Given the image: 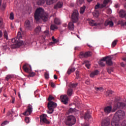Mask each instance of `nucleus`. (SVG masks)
Here are the masks:
<instances>
[{"mask_svg":"<svg viewBox=\"0 0 126 126\" xmlns=\"http://www.w3.org/2000/svg\"><path fill=\"white\" fill-rule=\"evenodd\" d=\"M34 18L36 21H39L40 19H42L43 21L46 22L48 21L49 15L45 13L44 9L39 7L36 9L34 13Z\"/></svg>","mask_w":126,"mask_h":126,"instance_id":"f257e3e1","label":"nucleus"},{"mask_svg":"<svg viewBox=\"0 0 126 126\" xmlns=\"http://www.w3.org/2000/svg\"><path fill=\"white\" fill-rule=\"evenodd\" d=\"M55 100V97L52 96L51 95H49L48 101L49 102L47 104V107L48 108V111H47V113L48 114H53L54 112V109L57 107V103L55 102L52 101Z\"/></svg>","mask_w":126,"mask_h":126,"instance_id":"f03ea898","label":"nucleus"},{"mask_svg":"<svg viewBox=\"0 0 126 126\" xmlns=\"http://www.w3.org/2000/svg\"><path fill=\"white\" fill-rule=\"evenodd\" d=\"M22 38V36H21V32H18L17 37L12 39V43H13L14 44H15V45H16L17 46H20L24 44L23 41L20 40V39H21Z\"/></svg>","mask_w":126,"mask_h":126,"instance_id":"7ed1b4c3","label":"nucleus"},{"mask_svg":"<svg viewBox=\"0 0 126 126\" xmlns=\"http://www.w3.org/2000/svg\"><path fill=\"white\" fill-rule=\"evenodd\" d=\"M126 115V113L125 111L123 110H118L116 112L114 115L113 117L114 121H118L120 122L121 120H123L124 118H125V116Z\"/></svg>","mask_w":126,"mask_h":126,"instance_id":"20e7f679","label":"nucleus"},{"mask_svg":"<svg viewBox=\"0 0 126 126\" xmlns=\"http://www.w3.org/2000/svg\"><path fill=\"white\" fill-rule=\"evenodd\" d=\"M65 123L66 126H73V125H75V123H76V119L74 116L70 115L67 117Z\"/></svg>","mask_w":126,"mask_h":126,"instance_id":"39448f33","label":"nucleus"},{"mask_svg":"<svg viewBox=\"0 0 126 126\" xmlns=\"http://www.w3.org/2000/svg\"><path fill=\"white\" fill-rule=\"evenodd\" d=\"M23 69L24 71H25V72L29 73V76L30 77H33V76H35V73L32 72V69H31V67L30 66L25 64L23 67Z\"/></svg>","mask_w":126,"mask_h":126,"instance_id":"423d86ee","label":"nucleus"},{"mask_svg":"<svg viewBox=\"0 0 126 126\" xmlns=\"http://www.w3.org/2000/svg\"><path fill=\"white\" fill-rule=\"evenodd\" d=\"M79 17V14L78 12L76 10L74 11L71 15V20L73 23H76L78 21Z\"/></svg>","mask_w":126,"mask_h":126,"instance_id":"0eeeda50","label":"nucleus"},{"mask_svg":"<svg viewBox=\"0 0 126 126\" xmlns=\"http://www.w3.org/2000/svg\"><path fill=\"white\" fill-rule=\"evenodd\" d=\"M126 107V103L123 102H117L114 104L113 111L115 112L119 108H124Z\"/></svg>","mask_w":126,"mask_h":126,"instance_id":"6e6552de","label":"nucleus"},{"mask_svg":"<svg viewBox=\"0 0 126 126\" xmlns=\"http://www.w3.org/2000/svg\"><path fill=\"white\" fill-rule=\"evenodd\" d=\"M32 111H33V108L32 107V105L29 104L27 107V110L23 113V115L24 116H29V115H31V114H32Z\"/></svg>","mask_w":126,"mask_h":126,"instance_id":"1a4fd4ad","label":"nucleus"},{"mask_svg":"<svg viewBox=\"0 0 126 126\" xmlns=\"http://www.w3.org/2000/svg\"><path fill=\"white\" fill-rule=\"evenodd\" d=\"M47 115L46 114H42L40 115V123H44V124H46L47 125H50V121L47 119Z\"/></svg>","mask_w":126,"mask_h":126,"instance_id":"9d476101","label":"nucleus"},{"mask_svg":"<svg viewBox=\"0 0 126 126\" xmlns=\"http://www.w3.org/2000/svg\"><path fill=\"white\" fill-rule=\"evenodd\" d=\"M91 55H92V52L90 51H88L86 53L81 52L80 53L79 58H80V59L88 58V57H91Z\"/></svg>","mask_w":126,"mask_h":126,"instance_id":"9b49d317","label":"nucleus"},{"mask_svg":"<svg viewBox=\"0 0 126 126\" xmlns=\"http://www.w3.org/2000/svg\"><path fill=\"white\" fill-rule=\"evenodd\" d=\"M108 2L109 1L104 0L103 4L97 3V4L95 6L94 8L95 9H98V8H103V7H105L106 5H107Z\"/></svg>","mask_w":126,"mask_h":126,"instance_id":"f8f14e48","label":"nucleus"},{"mask_svg":"<svg viewBox=\"0 0 126 126\" xmlns=\"http://www.w3.org/2000/svg\"><path fill=\"white\" fill-rule=\"evenodd\" d=\"M62 102L65 105L68 103V97L67 95H63L60 96Z\"/></svg>","mask_w":126,"mask_h":126,"instance_id":"ddd939ff","label":"nucleus"},{"mask_svg":"<svg viewBox=\"0 0 126 126\" xmlns=\"http://www.w3.org/2000/svg\"><path fill=\"white\" fill-rule=\"evenodd\" d=\"M101 126H110V120L108 118H105L102 120L101 123Z\"/></svg>","mask_w":126,"mask_h":126,"instance_id":"4468645a","label":"nucleus"},{"mask_svg":"<svg viewBox=\"0 0 126 126\" xmlns=\"http://www.w3.org/2000/svg\"><path fill=\"white\" fill-rule=\"evenodd\" d=\"M112 106H107L104 108V112L105 114H110L112 112Z\"/></svg>","mask_w":126,"mask_h":126,"instance_id":"2eb2a0df","label":"nucleus"},{"mask_svg":"<svg viewBox=\"0 0 126 126\" xmlns=\"http://www.w3.org/2000/svg\"><path fill=\"white\" fill-rule=\"evenodd\" d=\"M63 5V2L59 1L56 4L54 5V9H59V8H62Z\"/></svg>","mask_w":126,"mask_h":126,"instance_id":"dca6fc26","label":"nucleus"},{"mask_svg":"<svg viewBox=\"0 0 126 126\" xmlns=\"http://www.w3.org/2000/svg\"><path fill=\"white\" fill-rule=\"evenodd\" d=\"M25 27L26 29H29L31 30V24H30V21L29 20H27L25 23Z\"/></svg>","mask_w":126,"mask_h":126,"instance_id":"f3484780","label":"nucleus"},{"mask_svg":"<svg viewBox=\"0 0 126 126\" xmlns=\"http://www.w3.org/2000/svg\"><path fill=\"white\" fill-rule=\"evenodd\" d=\"M104 25L105 26H108V25H109L110 27H113V26H114V23L112 21L106 20L105 22Z\"/></svg>","mask_w":126,"mask_h":126,"instance_id":"a211bd4d","label":"nucleus"},{"mask_svg":"<svg viewBox=\"0 0 126 126\" xmlns=\"http://www.w3.org/2000/svg\"><path fill=\"white\" fill-rule=\"evenodd\" d=\"M89 23L91 26H97V25H100V23H95V21L93 20H91L89 22Z\"/></svg>","mask_w":126,"mask_h":126,"instance_id":"6ab92c4d","label":"nucleus"},{"mask_svg":"<svg viewBox=\"0 0 126 126\" xmlns=\"http://www.w3.org/2000/svg\"><path fill=\"white\" fill-rule=\"evenodd\" d=\"M126 11L124 10H121L119 12V16L121 17V18H124L126 16Z\"/></svg>","mask_w":126,"mask_h":126,"instance_id":"aec40b11","label":"nucleus"},{"mask_svg":"<svg viewBox=\"0 0 126 126\" xmlns=\"http://www.w3.org/2000/svg\"><path fill=\"white\" fill-rule=\"evenodd\" d=\"M68 28L69 30L73 31L74 30V25L73 22H69L68 25Z\"/></svg>","mask_w":126,"mask_h":126,"instance_id":"412c9836","label":"nucleus"},{"mask_svg":"<svg viewBox=\"0 0 126 126\" xmlns=\"http://www.w3.org/2000/svg\"><path fill=\"white\" fill-rule=\"evenodd\" d=\"M99 74V71L98 70H95L94 71L92 72L90 74L91 77H94L95 75H98Z\"/></svg>","mask_w":126,"mask_h":126,"instance_id":"4be33fe9","label":"nucleus"},{"mask_svg":"<svg viewBox=\"0 0 126 126\" xmlns=\"http://www.w3.org/2000/svg\"><path fill=\"white\" fill-rule=\"evenodd\" d=\"M119 121L114 120V118L112 119V121L111 122V126H119L120 122Z\"/></svg>","mask_w":126,"mask_h":126,"instance_id":"5701e85b","label":"nucleus"},{"mask_svg":"<svg viewBox=\"0 0 126 126\" xmlns=\"http://www.w3.org/2000/svg\"><path fill=\"white\" fill-rule=\"evenodd\" d=\"M75 71V68L73 67H69L67 71V74H68V75H69V74H70V73L73 72Z\"/></svg>","mask_w":126,"mask_h":126,"instance_id":"b1692460","label":"nucleus"},{"mask_svg":"<svg viewBox=\"0 0 126 126\" xmlns=\"http://www.w3.org/2000/svg\"><path fill=\"white\" fill-rule=\"evenodd\" d=\"M106 63L107 65H113V62L112 61V59L109 57L108 59L106 60Z\"/></svg>","mask_w":126,"mask_h":126,"instance_id":"393cba45","label":"nucleus"},{"mask_svg":"<svg viewBox=\"0 0 126 126\" xmlns=\"http://www.w3.org/2000/svg\"><path fill=\"white\" fill-rule=\"evenodd\" d=\"M35 32L36 34V35H39L40 33H41V27H37L35 29Z\"/></svg>","mask_w":126,"mask_h":126,"instance_id":"a878e982","label":"nucleus"},{"mask_svg":"<svg viewBox=\"0 0 126 126\" xmlns=\"http://www.w3.org/2000/svg\"><path fill=\"white\" fill-rule=\"evenodd\" d=\"M73 91L72 89H68L67 92V94L68 95V96H72V94H73Z\"/></svg>","mask_w":126,"mask_h":126,"instance_id":"bb28decb","label":"nucleus"},{"mask_svg":"<svg viewBox=\"0 0 126 126\" xmlns=\"http://www.w3.org/2000/svg\"><path fill=\"white\" fill-rule=\"evenodd\" d=\"M84 63H85V66L88 69L90 68V63H89V61H84Z\"/></svg>","mask_w":126,"mask_h":126,"instance_id":"cd10ccee","label":"nucleus"},{"mask_svg":"<svg viewBox=\"0 0 126 126\" xmlns=\"http://www.w3.org/2000/svg\"><path fill=\"white\" fill-rule=\"evenodd\" d=\"M54 23L56 25H60L61 24V20L59 19L55 18L54 19Z\"/></svg>","mask_w":126,"mask_h":126,"instance_id":"c85d7f7f","label":"nucleus"},{"mask_svg":"<svg viewBox=\"0 0 126 126\" xmlns=\"http://www.w3.org/2000/svg\"><path fill=\"white\" fill-rule=\"evenodd\" d=\"M91 118V115L89 113H86L84 116L85 120H89Z\"/></svg>","mask_w":126,"mask_h":126,"instance_id":"c756f323","label":"nucleus"},{"mask_svg":"<svg viewBox=\"0 0 126 126\" xmlns=\"http://www.w3.org/2000/svg\"><path fill=\"white\" fill-rule=\"evenodd\" d=\"M44 35L45 36H43V40H45L46 38L45 37H49V31H46L44 32Z\"/></svg>","mask_w":126,"mask_h":126,"instance_id":"7c9ffc66","label":"nucleus"},{"mask_svg":"<svg viewBox=\"0 0 126 126\" xmlns=\"http://www.w3.org/2000/svg\"><path fill=\"white\" fill-rule=\"evenodd\" d=\"M113 93H114V92H113L111 90H108L106 92V96H111V95H112L113 94Z\"/></svg>","mask_w":126,"mask_h":126,"instance_id":"2f4dec72","label":"nucleus"},{"mask_svg":"<svg viewBox=\"0 0 126 126\" xmlns=\"http://www.w3.org/2000/svg\"><path fill=\"white\" fill-rule=\"evenodd\" d=\"M86 8V7L85 6H83V7H81L80 8V13L81 14L84 13V12L85 11V9Z\"/></svg>","mask_w":126,"mask_h":126,"instance_id":"473e14b6","label":"nucleus"},{"mask_svg":"<svg viewBox=\"0 0 126 126\" xmlns=\"http://www.w3.org/2000/svg\"><path fill=\"white\" fill-rule=\"evenodd\" d=\"M45 3V0H38L37 1L38 5H43Z\"/></svg>","mask_w":126,"mask_h":126,"instance_id":"72a5a7b5","label":"nucleus"},{"mask_svg":"<svg viewBox=\"0 0 126 126\" xmlns=\"http://www.w3.org/2000/svg\"><path fill=\"white\" fill-rule=\"evenodd\" d=\"M51 30H55V29H58V26L56 25L52 24L50 27Z\"/></svg>","mask_w":126,"mask_h":126,"instance_id":"f704fd0d","label":"nucleus"},{"mask_svg":"<svg viewBox=\"0 0 126 126\" xmlns=\"http://www.w3.org/2000/svg\"><path fill=\"white\" fill-rule=\"evenodd\" d=\"M13 77V76H12V75H8L5 77V79L6 80H7V81H8V80H9V79H11V78H12Z\"/></svg>","mask_w":126,"mask_h":126,"instance_id":"c9c22d12","label":"nucleus"},{"mask_svg":"<svg viewBox=\"0 0 126 126\" xmlns=\"http://www.w3.org/2000/svg\"><path fill=\"white\" fill-rule=\"evenodd\" d=\"M100 66H105V63L102 60H100L98 62Z\"/></svg>","mask_w":126,"mask_h":126,"instance_id":"e433bc0d","label":"nucleus"},{"mask_svg":"<svg viewBox=\"0 0 126 126\" xmlns=\"http://www.w3.org/2000/svg\"><path fill=\"white\" fill-rule=\"evenodd\" d=\"M4 37L5 39H6V40H7L8 39V36L7 35V31H4Z\"/></svg>","mask_w":126,"mask_h":126,"instance_id":"4c0bfd02","label":"nucleus"},{"mask_svg":"<svg viewBox=\"0 0 126 126\" xmlns=\"http://www.w3.org/2000/svg\"><path fill=\"white\" fill-rule=\"evenodd\" d=\"M107 72H108V73H111V72H113V71H114V69H113V68H108L107 69Z\"/></svg>","mask_w":126,"mask_h":126,"instance_id":"58836bf2","label":"nucleus"},{"mask_svg":"<svg viewBox=\"0 0 126 126\" xmlns=\"http://www.w3.org/2000/svg\"><path fill=\"white\" fill-rule=\"evenodd\" d=\"M54 3V2L53 0H47L46 1V4L48 5H51V4H53Z\"/></svg>","mask_w":126,"mask_h":126,"instance_id":"ea45409f","label":"nucleus"},{"mask_svg":"<svg viewBox=\"0 0 126 126\" xmlns=\"http://www.w3.org/2000/svg\"><path fill=\"white\" fill-rule=\"evenodd\" d=\"M10 19H11V20H13L14 19V15L13 12H11L10 14Z\"/></svg>","mask_w":126,"mask_h":126,"instance_id":"a19ab883","label":"nucleus"},{"mask_svg":"<svg viewBox=\"0 0 126 126\" xmlns=\"http://www.w3.org/2000/svg\"><path fill=\"white\" fill-rule=\"evenodd\" d=\"M117 40H114L112 42V45H111L112 48H114V47H115L116 46V45H117Z\"/></svg>","mask_w":126,"mask_h":126,"instance_id":"79ce46f5","label":"nucleus"},{"mask_svg":"<svg viewBox=\"0 0 126 126\" xmlns=\"http://www.w3.org/2000/svg\"><path fill=\"white\" fill-rule=\"evenodd\" d=\"M94 17H98L99 16V11H96L95 12H94Z\"/></svg>","mask_w":126,"mask_h":126,"instance_id":"37998d69","label":"nucleus"},{"mask_svg":"<svg viewBox=\"0 0 126 126\" xmlns=\"http://www.w3.org/2000/svg\"><path fill=\"white\" fill-rule=\"evenodd\" d=\"M78 84H77V83L74 84H71L70 85V87H71L72 88H76V86H77Z\"/></svg>","mask_w":126,"mask_h":126,"instance_id":"c03bdc74","label":"nucleus"},{"mask_svg":"<svg viewBox=\"0 0 126 126\" xmlns=\"http://www.w3.org/2000/svg\"><path fill=\"white\" fill-rule=\"evenodd\" d=\"M44 77L45 79H49V73L45 72L44 74Z\"/></svg>","mask_w":126,"mask_h":126,"instance_id":"a18cd8bd","label":"nucleus"},{"mask_svg":"<svg viewBox=\"0 0 126 126\" xmlns=\"http://www.w3.org/2000/svg\"><path fill=\"white\" fill-rule=\"evenodd\" d=\"M8 123H9V122L8 121H4V122L1 124V126H6V125H7V124H8Z\"/></svg>","mask_w":126,"mask_h":126,"instance_id":"49530a36","label":"nucleus"},{"mask_svg":"<svg viewBox=\"0 0 126 126\" xmlns=\"http://www.w3.org/2000/svg\"><path fill=\"white\" fill-rule=\"evenodd\" d=\"M108 58H109V56H107L106 57H104L100 61H102V62L103 61V62H106V61H107V60H108Z\"/></svg>","mask_w":126,"mask_h":126,"instance_id":"de8ad7c7","label":"nucleus"},{"mask_svg":"<svg viewBox=\"0 0 126 126\" xmlns=\"http://www.w3.org/2000/svg\"><path fill=\"white\" fill-rule=\"evenodd\" d=\"M95 90H96V91H100L102 92L103 91V88H95Z\"/></svg>","mask_w":126,"mask_h":126,"instance_id":"09e8293b","label":"nucleus"},{"mask_svg":"<svg viewBox=\"0 0 126 126\" xmlns=\"http://www.w3.org/2000/svg\"><path fill=\"white\" fill-rule=\"evenodd\" d=\"M25 121L27 124H29V122H30V120H29V117H26L25 119Z\"/></svg>","mask_w":126,"mask_h":126,"instance_id":"8fccbe9b","label":"nucleus"},{"mask_svg":"<svg viewBox=\"0 0 126 126\" xmlns=\"http://www.w3.org/2000/svg\"><path fill=\"white\" fill-rule=\"evenodd\" d=\"M73 112H74V109L70 108L69 110H68V112L69 113H73Z\"/></svg>","mask_w":126,"mask_h":126,"instance_id":"3c124183","label":"nucleus"},{"mask_svg":"<svg viewBox=\"0 0 126 126\" xmlns=\"http://www.w3.org/2000/svg\"><path fill=\"white\" fill-rule=\"evenodd\" d=\"M76 78H78L79 77V71L77 70L76 71Z\"/></svg>","mask_w":126,"mask_h":126,"instance_id":"603ef678","label":"nucleus"},{"mask_svg":"<svg viewBox=\"0 0 126 126\" xmlns=\"http://www.w3.org/2000/svg\"><path fill=\"white\" fill-rule=\"evenodd\" d=\"M121 126H126V121H123L121 124Z\"/></svg>","mask_w":126,"mask_h":126,"instance_id":"864d4df0","label":"nucleus"},{"mask_svg":"<svg viewBox=\"0 0 126 126\" xmlns=\"http://www.w3.org/2000/svg\"><path fill=\"white\" fill-rule=\"evenodd\" d=\"M52 41H53V42H55V43H57L58 42V41H57V39L55 38V36H52Z\"/></svg>","mask_w":126,"mask_h":126,"instance_id":"5fc2aeb1","label":"nucleus"},{"mask_svg":"<svg viewBox=\"0 0 126 126\" xmlns=\"http://www.w3.org/2000/svg\"><path fill=\"white\" fill-rule=\"evenodd\" d=\"M12 97V104H14V101H15V97L11 96Z\"/></svg>","mask_w":126,"mask_h":126,"instance_id":"6e6d98bb","label":"nucleus"},{"mask_svg":"<svg viewBox=\"0 0 126 126\" xmlns=\"http://www.w3.org/2000/svg\"><path fill=\"white\" fill-rule=\"evenodd\" d=\"M2 26V19L0 18V27Z\"/></svg>","mask_w":126,"mask_h":126,"instance_id":"4d7b16f0","label":"nucleus"},{"mask_svg":"<svg viewBox=\"0 0 126 126\" xmlns=\"http://www.w3.org/2000/svg\"><path fill=\"white\" fill-rule=\"evenodd\" d=\"M50 85H51V87H53V88H55V83H51Z\"/></svg>","mask_w":126,"mask_h":126,"instance_id":"13d9d810","label":"nucleus"},{"mask_svg":"<svg viewBox=\"0 0 126 126\" xmlns=\"http://www.w3.org/2000/svg\"><path fill=\"white\" fill-rule=\"evenodd\" d=\"M25 43L26 45H29L30 44V41H26Z\"/></svg>","mask_w":126,"mask_h":126,"instance_id":"bf43d9fd","label":"nucleus"},{"mask_svg":"<svg viewBox=\"0 0 126 126\" xmlns=\"http://www.w3.org/2000/svg\"><path fill=\"white\" fill-rule=\"evenodd\" d=\"M2 37V32L1 31H0V38H1Z\"/></svg>","mask_w":126,"mask_h":126,"instance_id":"052dcab7","label":"nucleus"},{"mask_svg":"<svg viewBox=\"0 0 126 126\" xmlns=\"http://www.w3.org/2000/svg\"><path fill=\"white\" fill-rule=\"evenodd\" d=\"M54 79H56V80L58 79V76H57V75H54Z\"/></svg>","mask_w":126,"mask_h":126,"instance_id":"680f3d73","label":"nucleus"},{"mask_svg":"<svg viewBox=\"0 0 126 126\" xmlns=\"http://www.w3.org/2000/svg\"><path fill=\"white\" fill-rule=\"evenodd\" d=\"M121 64V66L123 67L126 66V63H122Z\"/></svg>","mask_w":126,"mask_h":126,"instance_id":"e2e57ef3","label":"nucleus"},{"mask_svg":"<svg viewBox=\"0 0 126 126\" xmlns=\"http://www.w3.org/2000/svg\"><path fill=\"white\" fill-rule=\"evenodd\" d=\"M121 25L122 26H126V22L125 23H123L121 24Z\"/></svg>","mask_w":126,"mask_h":126,"instance_id":"0e129e2a","label":"nucleus"},{"mask_svg":"<svg viewBox=\"0 0 126 126\" xmlns=\"http://www.w3.org/2000/svg\"><path fill=\"white\" fill-rule=\"evenodd\" d=\"M82 1H83L79 0V1H77V3H80L81 4L82 3Z\"/></svg>","mask_w":126,"mask_h":126,"instance_id":"69168bd1","label":"nucleus"},{"mask_svg":"<svg viewBox=\"0 0 126 126\" xmlns=\"http://www.w3.org/2000/svg\"><path fill=\"white\" fill-rule=\"evenodd\" d=\"M86 84H87L88 85L90 84V83H89V81H87L86 82H85Z\"/></svg>","mask_w":126,"mask_h":126,"instance_id":"338daca9","label":"nucleus"},{"mask_svg":"<svg viewBox=\"0 0 126 126\" xmlns=\"http://www.w3.org/2000/svg\"><path fill=\"white\" fill-rule=\"evenodd\" d=\"M115 7H116V8H118V7H119V4H116L115 5Z\"/></svg>","mask_w":126,"mask_h":126,"instance_id":"774afa93","label":"nucleus"}]
</instances>
